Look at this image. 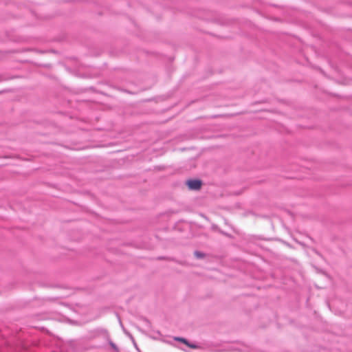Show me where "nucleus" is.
I'll return each mask as SVG.
<instances>
[{
    "mask_svg": "<svg viewBox=\"0 0 352 352\" xmlns=\"http://www.w3.org/2000/svg\"><path fill=\"white\" fill-rule=\"evenodd\" d=\"M186 184L189 190H198L201 188L203 182L199 179H190L186 181Z\"/></svg>",
    "mask_w": 352,
    "mask_h": 352,
    "instance_id": "obj_1",
    "label": "nucleus"
},
{
    "mask_svg": "<svg viewBox=\"0 0 352 352\" xmlns=\"http://www.w3.org/2000/svg\"><path fill=\"white\" fill-rule=\"evenodd\" d=\"M174 340L180 342L188 347L193 349H197L200 348V346L195 343L190 342L187 339L182 338V337H174Z\"/></svg>",
    "mask_w": 352,
    "mask_h": 352,
    "instance_id": "obj_2",
    "label": "nucleus"
},
{
    "mask_svg": "<svg viewBox=\"0 0 352 352\" xmlns=\"http://www.w3.org/2000/svg\"><path fill=\"white\" fill-rule=\"evenodd\" d=\"M103 332L104 333V338L106 339V340L107 341L108 344L110 345L111 349L115 352H120V349L118 347V346L111 340V338H110L108 331H104Z\"/></svg>",
    "mask_w": 352,
    "mask_h": 352,
    "instance_id": "obj_3",
    "label": "nucleus"
},
{
    "mask_svg": "<svg viewBox=\"0 0 352 352\" xmlns=\"http://www.w3.org/2000/svg\"><path fill=\"white\" fill-rule=\"evenodd\" d=\"M157 259H158V260H167V261H175V263H178V264L183 265V262H182V261H177V260H176L175 258H171V257H164V256H159V257H157Z\"/></svg>",
    "mask_w": 352,
    "mask_h": 352,
    "instance_id": "obj_4",
    "label": "nucleus"
},
{
    "mask_svg": "<svg viewBox=\"0 0 352 352\" xmlns=\"http://www.w3.org/2000/svg\"><path fill=\"white\" fill-rule=\"evenodd\" d=\"M194 256L197 259H202V258H204L206 256V254L202 252L196 250V251L194 252Z\"/></svg>",
    "mask_w": 352,
    "mask_h": 352,
    "instance_id": "obj_5",
    "label": "nucleus"
},
{
    "mask_svg": "<svg viewBox=\"0 0 352 352\" xmlns=\"http://www.w3.org/2000/svg\"><path fill=\"white\" fill-rule=\"evenodd\" d=\"M104 331H107V330L104 329H98L97 333H98V335H101L104 338V333L103 332Z\"/></svg>",
    "mask_w": 352,
    "mask_h": 352,
    "instance_id": "obj_6",
    "label": "nucleus"
},
{
    "mask_svg": "<svg viewBox=\"0 0 352 352\" xmlns=\"http://www.w3.org/2000/svg\"><path fill=\"white\" fill-rule=\"evenodd\" d=\"M221 234H226V233H224V232H222V231L221 232Z\"/></svg>",
    "mask_w": 352,
    "mask_h": 352,
    "instance_id": "obj_7",
    "label": "nucleus"
}]
</instances>
